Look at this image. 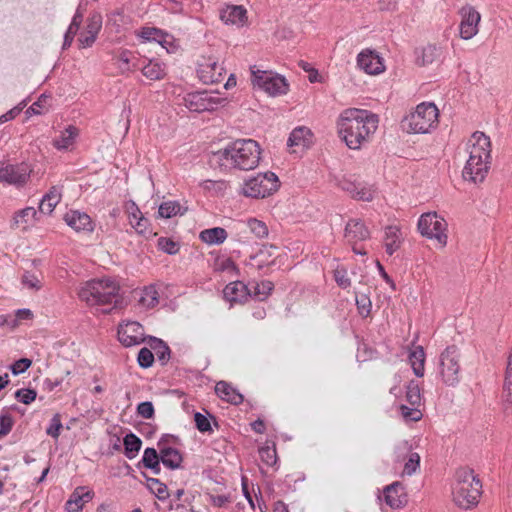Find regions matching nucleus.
Returning <instances> with one entry per match:
<instances>
[{
	"mask_svg": "<svg viewBox=\"0 0 512 512\" xmlns=\"http://www.w3.org/2000/svg\"><path fill=\"white\" fill-rule=\"evenodd\" d=\"M139 69L147 79L152 81L161 80L166 75L165 64L158 60H148L145 64L141 61Z\"/></svg>",
	"mask_w": 512,
	"mask_h": 512,
	"instance_id": "obj_30",
	"label": "nucleus"
},
{
	"mask_svg": "<svg viewBox=\"0 0 512 512\" xmlns=\"http://www.w3.org/2000/svg\"><path fill=\"white\" fill-rule=\"evenodd\" d=\"M378 123L376 114L368 110L349 108L339 116L338 133L350 149L358 150L370 141Z\"/></svg>",
	"mask_w": 512,
	"mask_h": 512,
	"instance_id": "obj_1",
	"label": "nucleus"
},
{
	"mask_svg": "<svg viewBox=\"0 0 512 512\" xmlns=\"http://www.w3.org/2000/svg\"><path fill=\"white\" fill-rule=\"evenodd\" d=\"M416 63L421 66H426L433 63L441 55V49L436 45H427L422 49H417Z\"/></svg>",
	"mask_w": 512,
	"mask_h": 512,
	"instance_id": "obj_36",
	"label": "nucleus"
},
{
	"mask_svg": "<svg viewBox=\"0 0 512 512\" xmlns=\"http://www.w3.org/2000/svg\"><path fill=\"white\" fill-rule=\"evenodd\" d=\"M119 285L109 278L87 281L79 290L80 300L89 306H110L102 311L109 313L119 302Z\"/></svg>",
	"mask_w": 512,
	"mask_h": 512,
	"instance_id": "obj_4",
	"label": "nucleus"
},
{
	"mask_svg": "<svg viewBox=\"0 0 512 512\" xmlns=\"http://www.w3.org/2000/svg\"><path fill=\"white\" fill-rule=\"evenodd\" d=\"M141 329V325L137 322L127 323L118 329V339L126 347L138 345L143 341Z\"/></svg>",
	"mask_w": 512,
	"mask_h": 512,
	"instance_id": "obj_23",
	"label": "nucleus"
},
{
	"mask_svg": "<svg viewBox=\"0 0 512 512\" xmlns=\"http://www.w3.org/2000/svg\"><path fill=\"white\" fill-rule=\"evenodd\" d=\"M220 98L210 95L207 91L188 93L184 97V105L192 112L212 111L220 103Z\"/></svg>",
	"mask_w": 512,
	"mask_h": 512,
	"instance_id": "obj_13",
	"label": "nucleus"
},
{
	"mask_svg": "<svg viewBox=\"0 0 512 512\" xmlns=\"http://www.w3.org/2000/svg\"><path fill=\"white\" fill-rule=\"evenodd\" d=\"M313 142V134L307 127L301 126L296 127L290 133L287 141V145L290 148H295L293 152H297V149L303 150L308 148Z\"/></svg>",
	"mask_w": 512,
	"mask_h": 512,
	"instance_id": "obj_26",
	"label": "nucleus"
},
{
	"mask_svg": "<svg viewBox=\"0 0 512 512\" xmlns=\"http://www.w3.org/2000/svg\"><path fill=\"white\" fill-rule=\"evenodd\" d=\"M357 66L369 75H378L385 71L383 58L371 49H364L357 55Z\"/></svg>",
	"mask_w": 512,
	"mask_h": 512,
	"instance_id": "obj_16",
	"label": "nucleus"
},
{
	"mask_svg": "<svg viewBox=\"0 0 512 512\" xmlns=\"http://www.w3.org/2000/svg\"><path fill=\"white\" fill-rule=\"evenodd\" d=\"M93 496V491L87 489L86 487H77L66 502L65 507L67 512H81L83 505L86 502H89Z\"/></svg>",
	"mask_w": 512,
	"mask_h": 512,
	"instance_id": "obj_27",
	"label": "nucleus"
},
{
	"mask_svg": "<svg viewBox=\"0 0 512 512\" xmlns=\"http://www.w3.org/2000/svg\"><path fill=\"white\" fill-rule=\"evenodd\" d=\"M31 173V168L27 163L7 164L0 168V181L10 185H24Z\"/></svg>",
	"mask_w": 512,
	"mask_h": 512,
	"instance_id": "obj_12",
	"label": "nucleus"
},
{
	"mask_svg": "<svg viewBox=\"0 0 512 512\" xmlns=\"http://www.w3.org/2000/svg\"><path fill=\"white\" fill-rule=\"evenodd\" d=\"M115 59L119 63L118 67L121 73L135 71L140 68L141 58L130 50H120Z\"/></svg>",
	"mask_w": 512,
	"mask_h": 512,
	"instance_id": "obj_29",
	"label": "nucleus"
},
{
	"mask_svg": "<svg viewBox=\"0 0 512 512\" xmlns=\"http://www.w3.org/2000/svg\"><path fill=\"white\" fill-rule=\"evenodd\" d=\"M422 236L436 239L442 246L447 243L446 221L439 217L436 212L424 213L420 216L417 224Z\"/></svg>",
	"mask_w": 512,
	"mask_h": 512,
	"instance_id": "obj_9",
	"label": "nucleus"
},
{
	"mask_svg": "<svg viewBox=\"0 0 512 512\" xmlns=\"http://www.w3.org/2000/svg\"><path fill=\"white\" fill-rule=\"evenodd\" d=\"M227 236V231L222 227L205 229L199 234V238L208 245H220L224 243Z\"/></svg>",
	"mask_w": 512,
	"mask_h": 512,
	"instance_id": "obj_35",
	"label": "nucleus"
},
{
	"mask_svg": "<svg viewBox=\"0 0 512 512\" xmlns=\"http://www.w3.org/2000/svg\"><path fill=\"white\" fill-rule=\"evenodd\" d=\"M149 226V220L143 216V218L137 220V222L133 224L132 227L138 234L148 237L153 234Z\"/></svg>",
	"mask_w": 512,
	"mask_h": 512,
	"instance_id": "obj_61",
	"label": "nucleus"
},
{
	"mask_svg": "<svg viewBox=\"0 0 512 512\" xmlns=\"http://www.w3.org/2000/svg\"><path fill=\"white\" fill-rule=\"evenodd\" d=\"M37 397L34 389H19L15 392V398L23 404H31Z\"/></svg>",
	"mask_w": 512,
	"mask_h": 512,
	"instance_id": "obj_56",
	"label": "nucleus"
},
{
	"mask_svg": "<svg viewBox=\"0 0 512 512\" xmlns=\"http://www.w3.org/2000/svg\"><path fill=\"white\" fill-rule=\"evenodd\" d=\"M249 288L252 289L250 297L263 301L271 294L274 284L269 280H263L259 283H249Z\"/></svg>",
	"mask_w": 512,
	"mask_h": 512,
	"instance_id": "obj_41",
	"label": "nucleus"
},
{
	"mask_svg": "<svg viewBox=\"0 0 512 512\" xmlns=\"http://www.w3.org/2000/svg\"><path fill=\"white\" fill-rule=\"evenodd\" d=\"M147 487L160 500L165 501L169 498V492L166 484L156 478H147Z\"/></svg>",
	"mask_w": 512,
	"mask_h": 512,
	"instance_id": "obj_48",
	"label": "nucleus"
},
{
	"mask_svg": "<svg viewBox=\"0 0 512 512\" xmlns=\"http://www.w3.org/2000/svg\"><path fill=\"white\" fill-rule=\"evenodd\" d=\"M482 494V483L469 468H459L455 473V481L452 486L454 503L463 509L476 506Z\"/></svg>",
	"mask_w": 512,
	"mask_h": 512,
	"instance_id": "obj_5",
	"label": "nucleus"
},
{
	"mask_svg": "<svg viewBox=\"0 0 512 512\" xmlns=\"http://www.w3.org/2000/svg\"><path fill=\"white\" fill-rule=\"evenodd\" d=\"M220 19L228 25L243 26L247 20V11L242 5H226L220 10Z\"/></svg>",
	"mask_w": 512,
	"mask_h": 512,
	"instance_id": "obj_25",
	"label": "nucleus"
},
{
	"mask_svg": "<svg viewBox=\"0 0 512 512\" xmlns=\"http://www.w3.org/2000/svg\"><path fill=\"white\" fill-rule=\"evenodd\" d=\"M194 422H195L196 428L200 432H202V433L212 432V427H211L209 419L202 413L196 412L194 414Z\"/></svg>",
	"mask_w": 512,
	"mask_h": 512,
	"instance_id": "obj_59",
	"label": "nucleus"
},
{
	"mask_svg": "<svg viewBox=\"0 0 512 512\" xmlns=\"http://www.w3.org/2000/svg\"><path fill=\"white\" fill-rule=\"evenodd\" d=\"M261 148L253 139H239L213 153L214 160L225 169L249 171L260 161Z\"/></svg>",
	"mask_w": 512,
	"mask_h": 512,
	"instance_id": "obj_2",
	"label": "nucleus"
},
{
	"mask_svg": "<svg viewBox=\"0 0 512 512\" xmlns=\"http://www.w3.org/2000/svg\"><path fill=\"white\" fill-rule=\"evenodd\" d=\"M279 179L273 172L259 173L245 181L242 194L251 198H265L277 191Z\"/></svg>",
	"mask_w": 512,
	"mask_h": 512,
	"instance_id": "obj_7",
	"label": "nucleus"
},
{
	"mask_svg": "<svg viewBox=\"0 0 512 512\" xmlns=\"http://www.w3.org/2000/svg\"><path fill=\"white\" fill-rule=\"evenodd\" d=\"M137 361L140 367L149 368L154 362V353L147 347H143L138 353Z\"/></svg>",
	"mask_w": 512,
	"mask_h": 512,
	"instance_id": "obj_54",
	"label": "nucleus"
},
{
	"mask_svg": "<svg viewBox=\"0 0 512 512\" xmlns=\"http://www.w3.org/2000/svg\"><path fill=\"white\" fill-rule=\"evenodd\" d=\"M241 224L248 227L257 238L262 239L268 236V227L261 220L249 218L246 222H241Z\"/></svg>",
	"mask_w": 512,
	"mask_h": 512,
	"instance_id": "obj_49",
	"label": "nucleus"
},
{
	"mask_svg": "<svg viewBox=\"0 0 512 512\" xmlns=\"http://www.w3.org/2000/svg\"><path fill=\"white\" fill-rule=\"evenodd\" d=\"M61 197V189L57 186H52L42 197L39 204V211L44 214H51L57 204L61 201Z\"/></svg>",
	"mask_w": 512,
	"mask_h": 512,
	"instance_id": "obj_32",
	"label": "nucleus"
},
{
	"mask_svg": "<svg viewBox=\"0 0 512 512\" xmlns=\"http://www.w3.org/2000/svg\"><path fill=\"white\" fill-rule=\"evenodd\" d=\"M124 454L128 459H133L139 453L142 441L134 433H128L123 439Z\"/></svg>",
	"mask_w": 512,
	"mask_h": 512,
	"instance_id": "obj_40",
	"label": "nucleus"
},
{
	"mask_svg": "<svg viewBox=\"0 0 512 512\" xmlns=\"http://www.w3.org/2000/svg\"><path fill=\"white\" fill-rule=\"evenodd\" d=\"M402 243V233L398 226H387L385 228L384 247L385 251L389 255H393Z\"/></svg>",
	"mask_w": 512,
	"mask_h": 512,
	"instance_id": "obj_31",
	"label": "nucleus"
},
{
	"mask_svg": "<svg viewBox=\"0 0 512 512\" xmlns=\"http://www.w3.org/2000/svg\"><path fill=\"white\" fill-rule=\"evenodd\" d=\"M102 28V16L98 12L89 15L86 21L84 31L78 39L81 48L91 47L97 39V35Z\"/></svg>",
	"mask_w": 512,
	"mask_h": 512,
	"instance_id": "obj_19",
	"label": "nucleus"
},
{
	"mask_svg": "<svg viewBox=\"0 0 512 512\" xmlns=\"http://www.w3.org/2000/svg\"><path fill=\"white\" fill-rule=\"evenodd\" d=\"M502 397L505 410H512V350L508 358Z\"/></svg>",
	"mask_w": 512,
	"mask_h": 512,
	"instance_id": "obj_39",
	"label": "nucleus"
},
{
	"mask_svg": "<svg viewBox=\"0 0 512 512\" xmlns=\"http://www.w3.org/2000/svg\"><path fill=\"white\" fill-rule=\"evenodd\" d=\"M355 302L359 315L363 318L369 317L372 309V302L369 296L365 294L356 296Z\"/></svg>",
	"mask_w": 512,
	"mask_h": 512,
	"instance_id": "obj_50",
	"label": "nucleus"
},
{
	"mask_svg": "<svg viewBox=\"0 0 512 512\" xmlns=\"http://www.w3.org/2000/svg\"><path fill=\"white\" fill-rule=\"evenodd\" d=\"M395 461L403 463V475L411 476L420 467V455L412 450V446L407 441H402L396 445L394 450Z\"/></svg>",
	"mask_w": 512,
	"mask_h": 512,
	"instance_id": "obj_11",
	"label": "nucleus"
},
{
	"mask_svg": "<svg viewBox=\"0 0 512 512\" xmlns=\"http://www.w3.org/2000/svg\"><path fill=\"white\" fill-rule=\"evenodd\" d=\"M344 237L348 244H358L370 237V231L360 219H350L345 226Z\"/></svg>",
	"mask_w": 512,
	"mask_h": 512,
	"instance_id": "obj_22",
	"label": "nucleus"
},
{
	"mask_svg": "<svg viewBox=\"0 0 512 512\" xmlns=\"http://www.w3.org/2000/svg\"><path fill=\"white\" fill-rule=\"evenodd\" d=\"M158 248L163 252L174 255L179 251V244L167 237H160L158 239Z\"/></svg>",
	"mask_w": 512,
	"mask_h": 512,
	"instance_id": "obj_52",
	"label": "nucleus"
},
{
	"mask_svg": "<svg viewBox=\"0 0 512 512\" xmlns=\"http://www.w3.org/2000/svg\"><path fill=\"white\" fill-rule=\"evenodd\" d=\"M78 135V128L73 125H69L65 130L61 132L59 137L53 140V146L58 150H67L74 144Z\"/></svg>",
	"mask_w": 512,
	"mask_h": 512,
	"instance_id": "obj_34",
	"label": "nucleus"
},
{
	"mask_svg": "<svg viewBox=\"0 0 512 512\" xmlns=\"http://www.w3.org/2000/svg\"><path fill=\"white\" fill-rule=\"evenodd\" d=\"M439 110L434 103L423 102L416 106L402 121L403 127L412 133L426 134L438 125Z\"/></svg>",
	"mask_w": 512,
	"mask_h": 512,
	"instance_id": "obj_6",
	"label": "nucleus"
},
{
	"mask_svg": "<svg viewBox=\"0 0 512 512\" xmlns=\"http://www.w3.org/2000/svg\"><path fill=\"white\" fill-rule=\"evenodd\" d=\"M215 393L223 401L233 405H239L243 402V395L226 381H219L215 385Z\"/></svg>",
	"mask_w": 512,
	"mask_h": 512,
	"instance_id": "obj_28",
	"label": "nucleus"
},
{
	"mask_svg": "<svg viewBox=\"0 0 512 512\" xmlns=\"http://www.w3.org/2000/svg\"><path fill=\"white\" fill-rule=\"evenodd\" d=\"M425 357V351L422 346L414 347V349L409 353V362L417 377H422L424 375Z\"/></svg>",
	"mask_w": 512,
	"mask_h": 512,
	"instance_id": "obj_37",
	"label": "nucleus"
},
{
	"mask_svg": "<svg viewBox=\"0 0 512 512\" xmlns=\"http://www.w3.org/2000/svg\"><path fill=\"white\" fill-rule=\"evenodd\" d=\"M406 401L410 405L421 406L422 396H421V388L417 381L411 380L406 385Z\"/></svg>",
	"mask_w": 512,
	"mask_h": 512,
	"instance_id": "obj_47",
	"label": "nucleus"
},
{
	"mask_svg": "<svg viewBox=\"0 0 512 512\" xmlns=\"http://www.w3.org/2000/svg\"><path fill=\"white\" fill-rule=\"evenodd\" d=\"M154 406L151 402L145 401L141 402L137 406V413L144 419H151L154 416Z\"/></svg>",
	"mask_w": 512,
	"mask_h": 512,
	"instance_id": "obj_62",
	"label": "nucleus"
},
{
	"mask_svg": "<svg viewBox=\"0 0 512 512\" xmlns=\"http://www.w3.org/2000/svg\"><path fill=\"white\" fill-rule=\"evenodd\" d=\"M159 451L164 466L172 470L181 467L183 457L179 450L172 447H161Z\"/></svg>",
	"mask_w": 512,
	"mask_h": 512,
	"instance_id": "obj_33",
	"label": "nucleus"
},
{
	"mask_svg": "<svg viewBox=\"0 0 512 512\" xmlns=\"http://www.w3.org/2000/svg\"><path fill=\"white\" fill-rule=\"evenodd\" d=\"M187 208H183L177 201L163 202L158 209V214L162 218H171L176 215H183Z\"/></svg>",
	"mask_w": 512,
	"mask_h": 512,
	"instance_id": "obj_42",
	"label": "nucleus"
},
{
	"mask_svg": "<svg viewBox=\"0 0 512 512\" xmlns=\"http://www.w3.org/2000/svg\"><path fill=\"white\" fill-rule=\"evenodd\" d=\"M384 501L393 509L403 507L407 502V495L400 482H394L384 489Z\"/></svg>",
	"mask_w": 512,
	"mask_h": 512,
	"instance_id": "obj_24",
	"label": "nucleus"
},
{
	"mask_svg": "<svg viewBox=\"0 0 512 512\" xmlns=\"http://www.w3.org/2000/svg\"><path fill=\"white\" fill-rule=\"evenodd\" d=\"M138 35L146 41L158 43L159 39L163 37V31L155 27H143Z\"/></svg>",
	"mask_w": 512,
	"mask_h": 512,
	"instance_id": "obj_53",
	"label": "nucleus"
},
{
	"mask_svg": "<svg viewBox=\"0 0 512 512\" xmlns=\"http://www.w3.org/2000/svg\"><path fill=\"white\" fill-rule=\"evenodd\" d=\"M21 280L22 284L28 288L39 290L42 287L38 277L28 271L22 275Z\"/></svg>",
	"mask_w": 512,
	"mask_h": 512,
	"instance_id": "obj_60",
	"label": "nucleus"
},
{
	"mask_svg": "<svg viewBox=\"0 0 512 512\" xmlns=\"http://www.w3.org/2000/svg\"><path fill=\"white\" fill-rule=\"evenodd\" d=\"M64 221L76 232H92L94 230V223L85 212L70 210L64 215Z\"/></svg>",
	"mask_w": 512,
	"mask_h": 512,
	"instance_id": "obj_20",
	"label": "nucleus"
},
{
	"mask_svg": "<svg viewBox=\"0 0 512 512\" xmlns=\"http://www.w3.org/2000/svg\"><path fill=\"white\" fill-rule=\"evenodd\" d=\"M157 461H161L160 452L158 453L156 449L152 447H148L144 450L141 463L146 468L150 464H154Z\"/></svg>",
	"mask_w": 512,
	"mask_h": 512,
	"instance_id": "obj_57",
	"label": "nucleus"
},
{
	"mask_svg": "<svg viewBox=\"0 0 512 512\" xmlns=\"http://www.w3.org/2000/svg\"><path fill=\"white\" fill-rule=\"evenodd\" d=\"M251 81L271 96L286 94L288 90L286 79L269 71L252 70Z\"/></svg>",
	"mask_w": 512,
	"mask_h": 512,
	"instance_id": "obj_10",
	"label": "nucleus"
},
{
	"mask_svg": "<svg viewBox=\"0 0 512 512\" xmlns=\"http://www.w3.org/2000/svg\"><path fill=\"white\" fill-rule=\"evenodd\" d=\"M439 375L448 386L456 385L460 380V351L457 346H448L439 357Z\"/></svg>",
	"mask_w": 512,
	"mask_h": 512,
	"instance_id": "obj_8",
	"label": "nucleus"
},
{
	"mask_svg": "<svg viewBox=\"0 0 512 512\" xmlns=\"http://www.w3.org/2000/svg\"><path fill=\"white\" fill-rule=\"evenodd\" d=\"M127 213H128V219L131 226L137 222L140 218H143V214L140 211L139 207L134 203L130 202L127 205Z\"/></svg>",
	"mask_w": 512,
	"mask_h": 512,
	"instance_id": "obj_64",
	"label": "nucleus"
},
{
	"mask_svg": "<svg viewBox=\"0 0 512 512\" xmlns=\"http://www.w3.org/2000/svg\"><path fill=\"white\" fill-rule=\"evenodd\" d=\"M32 364V361L28 358H21L17 361H15L12 365H11V371L14 375H18V374H21L23 372H25Z\"/></svg>",
	"mask_w": 512,
	"mask_h": 512,
	"instance_id": "obj_63",
	"label": "nucleus"
},
{
	"mask_svg": "<svg viewBox=\"0 0 512 512\" xmlns=\"http://www.w3.org/2000/svg\"><path fill=\"white\" fill-rule=\"evenodd\" d=\"M139 304L147 309L155 307L159 302V294L154 286L145 287L139 298Z\"/></svg>",
	"mask_w": 512,
	"mask_h": 512,
	"instance_id": "obj_43",
	"label": "nucleus"
},
{
	"mask_svg": "<svg viewBox=\"0 0 512 512\" xmlns=\"http://www.w3.org/2000/svg\"><path fill=\"white\" fill-rule=\"evenodd\" d=\"M459 14L462 18L460 36L465 40L471 39L478 33V25L481 20L480 13L473 6L467 4L460 9Z\"/></svg>",
	"mask_w": 512,
	"mask_h": 512,
	"instance_id": "obj_15",
	"label": "nucleus"
},
{
	"mask_svg": "<svg viewBox=\"0 0 512 512\" xmlns=\"http://www.w3.org/2000/svg\"><path fill=\"white\" fill-rule=\"evenodd\" d=\"M338 186L343 191L349 193L352 198L360 201H372L376 192L373 185L353 180L348 177H343L339 180Z\"/></svg>",
	"mask_w": 512,
	"mask_h": 512,
	"instance_id": "obj_14",
	"label": "nucleus"
},
{
	"mask_svg": "<svg viewBox=\"0 0 512 512\" xmlns=\"http://www.w3.org/2000/svg\"><path fill=\"white\" fill-rule=\"evenodd\" d=\"M150 346L161 364L165 365L170 359V348L168 345L161 339L152 338Z\"/></svg>",
	"mask_w": 512,
	"mask_h": 512,
	"instance_id": "obj_44",
	"label": "nucleus"
},
{
	"mask_svg": "<svg viewBox=\"0 0 512 512\" xmlns=\"http://www.w3.org/2000/svg\"><path fill=\"white\" fill-rule=\"evenodd\" d=\"M252 289L242 281H234L225 286L223 297L225 300L233 303H242L251 296Z\"/></svg>",
	"mask_w": 512,
	"mask_h": 512,
	"instance_id": "obj_21",
	"label": "nucleus"
},
{
	"mask_svg": "<svg viewBox=\"0 0 512 512\" xmlns=\"http://www.w3.org/2000/svg\"><path fill=\"white\" fill-rule=\"evenodd\" d=\"M399 413L403 421L406 423L420 421L423 417V413L420 409V406L415 405H411L409 407L404 404H401L399 406Z\"/></svg>",
	"mask_w": 512,
	"mask_h": 512,
	"instance_id": "obj_45",
	"label": "nucleus"
},
{
	"mask_svg": "<svg viewBox=\"0 0 512 512\" xmlns=\"http://www.w3.org/2000/svg\"><path fill=\"white\" fill-rule=\"evenodd\" d=\"M259 456L263 464L268 467H274L277 465L278 456L276 451L275 443L272 446L265 445L259 448Z\"/></svg>",
	"mask_w": 512,
	"mask_h": 512,
	"instance_id": "obj_46",
	"label": "nucleus"
},
{
	"mask_svg": "<svg viewBox=\"0 0 512 512\" xmlns=\"http://www.w3.org/2000/svg\"><path fill=\"white\" fill-rule=\"evenodd\" d=\"M197 74L204 84L219 83L224 78V68L211 57L203 58L198 64Z\"/></svg>",
	"mask_w": 512,
	"mask_h": 512,
	"instance_id": "obj_17",
	"label": "nucleus"
},
{
	"mask_svg": "<svg viewBox=\"0 0 512 512\" xmlns=\"http://www.w3.org/2000/svg\"><path fill=\"white\" fill-rule=\"evenodd\" d=\"M14 425L13 418L8 413H2L0 415V438L8 435Z\"/></svg>",
	"mask_w": 512,
	"mask_h": 512,
	"instance_id": "obj_58",
	"label": "nucleus"
},
{
	"mask_svg": "<svg viewBox=\"0 0 512 512\" xmlns=\"http://www.w3.org/2000/svg\"><path fill=\"white\" fill-rule=\"evenodd\" d=\"M275 250L276 247L272 245L263 246L255 255L250 256L248 265L265 273L271 271L278 265L279 255H274Z\"/></svg>",
	"mask_w": 512,
	"mask_h": 512,
	"instance_id": "obj_18",
	"label": "nucleus"
},
{
	"mask_svg": "<svg viewBox=\"0 0 512 512\" xmlns=\"http://www.w3.org/2000/svg\"><path fill=\"white\" fill-rule=\"evenodd\" d=\"M62 422H61V416L60 414H55L50 420V424L46 429V433L51 436L54 439H58L61 429H62Z\"/></svg>",
	"mask_w": 512,
	"mask_h": 512,
	"instance_id": "obj_55",
	"label": "nucleus"
},
{
	"mask_svg": "<svg viewBox=\"0 0 512 512\" xmlns=\"http://www.w3.org/2000/svg\"><path fill=\"white\" fill-rule=\"evenodd\" d=\"M334 280L342 289H347L351 286V280L348 277L346 268L343 266H338L334 270Z\"/></svg>",
	"mask_w": 512,
	"mask_h": 512,
	"instance_id": "obj_51",
	"label": "nucleus"
},
{
	"mask_svg": "<svg viewBox=\"0 0 512 512\" xmlns=\"http://www.w3.org/2000/svg\"><path fill=\"white\" fill-rule=\"evenodd\" d=\"M37 211L33 207H26L22 210L17 211L11 221V228H22L26 229L27 226L35 219Z\"/></svg>",
	"mask_w": 512,
	"mask_h": 512,
	"instance_id": "obj_38",
	"label": "nucleus"
},
{
	"mask_svg": "<svg viewBox=\"0 0 512 512\" xmlns=\"http://www.w3.org/2000/svg\"><path fill=\"white\" fill-rule=\"evenodd\" d=\"M469 159L463 169V178L475 184L486 178L490 169L491 142L483 132L476 131L468 141Z\"/></svg>",
	"mask_w": 512,
	"mask_h": 512,
	"instance_id": "obj_3",
	"label": "nucleus"
}]
</instances>
